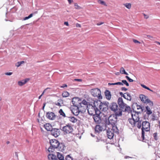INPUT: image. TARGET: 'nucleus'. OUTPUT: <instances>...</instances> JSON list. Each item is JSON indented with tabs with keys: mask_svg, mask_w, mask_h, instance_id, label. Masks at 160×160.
I'll return each instance as SVG.
<instances>
[{
	"mask_svg": "<svg viewBox=\"0 0 160 160\" xmlns=\"http://www.w3.org/2000/svg\"><path fill=\"white\" fill-rule=\"evenodd\" d=\"M60 114L62 116L65 117L66 115L64 112H63L62 109H60L59 111Z\"/></svg>",
	"mask_w": 160,
	"mask_h": 160,
	"instance_id": "35",
	"label": "nucleus"
},
{
	"mask_svg": "<svg viewBox=\"0 0 160 160\" xmlns=\"http://www.w3.org/2000/svg\"><path fill=\"white\" fill-rule=\"evenodd\" d=\"M33 16V14L32 13H31V14H30L29 16H28V17H29V18H31Z\"/></svg>",
	"mask_w": 160,
	"mask_h": 160,
	"instance_id": "64",
	"label": "nucleus"
},
{
	"mask_svg": "<svg viewBox=\"0 0 160 160\" xmlns=\"http://www.w3.org/2000/svg\"><path fill=\"white\" fill-rule=\"evenodd\" d=\"M123 5L128 9H130L131 8V4L129 3H126L124 4Z\"/></svg>",
	"mask_w": 160,
	"mask_h": 160,
	"instance_id": "30",
	"label": "nucleus"
},
{
	"mask_svg": "<svg viewBox=\"0 0 160 160\" xmlns=\"http://www.w3.org/2000/svg\"><path fill=\"white\" fill-rule=\"evenodd\" d=\"M108 129L107 130V134L108 138L110 139H112L114 136V133H118L114 132L112 129V128H110V127H108Z\"/></svg>",
	"mask_w": 160,
	"mask_h": 160,
	"instance_id": "14",
	"label": "nucleus"
},
{
	"mask_svg": "<svg viewBox=\"0 0 160 160\" xmlns=\"http://www.w3.org/2000/svg\"><path fill=\"white\" fill-rule=\"evenodd\" d=\"M62 96L63 97H67L69 96V94L68 92L67 91H64L63 92L62 94Z\"/></svg>",
	"mask_w": 160,
	"mask_h": 160,
	"instance_id": "31",
	"label": "nucleus"
},
{
	"mask_svg": "<svg viewBox=\"0 0 160 160\" xmlns=\"http://www.w3.org/2000/svg\"><path fill=\"white\" fill-rule=\"evenodd\" d=\"M91 92L92 95L94 97H97L99 99L102 98L101 91L98 88L92 89L91 90Z\"/></svg>",
	"mask_w": 160,
	"mask_h": 160,
	"instance_id": "5",
	"label": "nucleus"
},
{
	"mask_svg": "<svg viewBox=\"0 0 160 160\" xmlns=\"http://www.w3.org/2000/svg\"><path fill=\"white\" fill-rule=\"evenodd\" d=\"M131 111V108L130 107L125 104V105H124V107H123L121 109H119V112L116 113L117 116H120L122 115V112H129Z\"/></svg>",
	"mask_w": 160,
	"mask_h": 160,
	"instance_id": "8",
	"label": "nucleus"
},
{
	"mask_svg": "<svg viewBox=\"0 0 160 160\" xmlns=\"http://www.w3.org/2000/svg\"><path fill=\"white\" fill-rule=\"evenodd\" d=\"M108 85H116V83H108Z\"/></svg>",
	"mask_w": 160,
	"mask_h": 160,
	"instance_id": "60",
	"label": "nucleus"
},
{
	"mask_svg": "<svg viewBox=\"0 0 160 160\" xmlns=\"http://www.w3.org/2000/svg\"><path fill=\"white\" fill-rule=\"evenodd\" d=\"M140 113V111H133L131 112L132 118L136 121V122H137V126L138 128H140L141 127L142 121L140 120L139 115V114Z\"/></svg>",
	"mask_w": 160,
	"mask_h": 160,
	"instance_id": "3",
	"label": "nucleus"
},
{
	"mask_svg": "<svg viewBox=\"0 0 160 160\" xmlns=\"http://www.w3.org/2000/svg\"><path fill=\"white\" fill-rule=\"evenodd\" d=\"M58 146L57 147V149H58L59 151L63 152L64 151L65 148H66L64 144L62 143H59V145H58Z\"/></svg>",
	"mask_w": 160,
	"mask_h": 160,
	"instance_id": "19",
	"label": "nucleus"
},
{
	"mask_svg": "<svg viewBox=\"0 0 160 160\" xmlns=\"http://www.w3.org/2000/svg\"><path fill=\"white\" fill-rule=\"evenodd\" d=\"M48 160H57L56 156L52 154H49L48 156Z\"/></svg>",
	"mask_w": 160,
	"mask_h": 160,
	"instance_id": "23",
	"label": "nucleus"
},
{
	"mask_svg": "<svg viewBox=\"0 0 160 160\" xmlns=\"http://www.w3.org/2000/svg\"><path fill=\"white\" fill-rule=\"evenodd\" d=\"M142 138L144 140L145 132L149 131L150 130V124L148 121H143L141 122Z\"/></svg>",
	"mask_w": 160,
	"mask_h": 160,
	"instance_id": "2",
	"label": "nucleus"
},
{
	"mask_svg": "<svg viewBox=\"0 0 160 160\" xmlns=\"http://www.w3.org/2000/svg\"><path fill=\"white\" fill-rule=\"evenodd\" d=\"M73 129L71 125L68 124L64 126H63L62 128V130L66 133L68 134L72 132L73 131Z\"/></svg>",
	"mask_w": 160,
	"mask_h": 160,
	"instance_id": "10",
	"label": "nucleus"
},
{
	"mask_svg": "<svg viewBox=\"0 0 160 160\" xmlns=\"http://www.w3.org/2000/svg\"><path fill=\"white\" fill-rule=\"evenodd\" d=\"M50 146L48 148V151L49 152L52 153L54 152L55 149L57 148L59 142L57 140L52 139L49 141Z\"/></svg>",
	"mask_w": 160,
	"mask_h": 160,
	"instance_id": "4",
	"label": "nucleus"
},
{
	"mask_svg": "<svg viewBox=\"0 0 160 160\" xmlns=\"http://www.w3.org/2000/svg\"><path fill=\"white\" fill-rule=\"evenodd\" d=\"M102 141V139H99L98 138H97V140H96V141L97 142H99Z\"/></svg>",
	"mask_w": 160,
	"mask_h": 160,
	"instance_id": "54",
	"label": "nucleus"
},
{
	"mask_svg": "<svg viewBox=\"0 0 160 160\" xmlns=\"http://www.w3.org/2000/svg\"><path fill=\"white\" fill-rule=\"evenodd\" d=\"M69 3L71 4L72 2H73V0H67Z\"/></svg>",
	"mask_w": 160,
	"mask_h": 160,
	"instance_id": "58",
	"label": "nucleus"
},
{
	"mask_svg": "<svg viewBox=\"0 0 160 160\" xmlns=\"http://www.w3.org/2000/svg\"><path fill=\"white\" fill-rule=\"evenodd\" d=\"M156 117L155 114H153L151 115V119L152 120L154 121L156 119Z\"/></svg>",
	"mask_w": 160,
	"mask_h": 160,
	"instance_id": "40",
	"label": "nucleus"
},
{
	"mask_svg": "<svg viewBox=\"0 0 160 160\" xmlns=\"http://www.w3.org/2000/svg\"><path fill=\"white\" fill-rule=\"evenodd\" d=\"M139 98L141 101L144 103H150V104L151 106L153 105V102L149 99L147 96L143 95L141 94L139 96Z\"/></svg>",
	"mask_w": 160,
	"mask_h": 160,
	"instance_id": "12",
	"label": "nucleus"
},
{
	"mask_svg": "<svg viewBox=\"0 0 160 160\" xmlns=\"http://www.w3.org/2000/svg\"><path fill=\"white\" fill-rule=\"evenodd\" d=\"M74 6L75 7V8L76 9H80L81 8L77 3H75L74 4Z\"/></svg>",
	"mask_w": 160,
	"mask_h": 160,
	"instance_id": "43",
	"label": "nucleus"
},
{
	"mask_svg": "<svg viewBox=\"0 0 160 160\" xmlns=\"http://www.w3.org/2000/svg\"><path fill=\"white\" fill-rule=\"evenodd\" d=\"M136 104V108L137 110H138V111H140V113L141 112H142L143 111V109L141 106L137 105V104Z\"/></svg>",
	"mask_w": 160,
	"mask_h": 160,
	"instance_id": "32",
	"label": "nucleus"
},
{
	"mask_svg": "<svg viewBox=\"0 0 160 160\" xmlns=\"http://www.w3.org/2000/svg\"><path fill=\"white\" fill-rule=\"evenodd\" d=\"M144 18H148V15H145V14H144Z\"/></svg>",
	"mask_w": 160,
	"mask_h": 160,
	"instance_id": "63",
	"label": "nucleus"
},
{
	"mask_svg": "<svg viewBox=\"0 0 160 160\" xmlns=\"http://www.w3.org/2000/svg\"><path fill=\"white\" fill-rule=\"evenodd\" d=\"M55 104L56 105L58 106H61L60 103L58 102L56 103Z\"/></svg>",
	"mask_w": 160,
	"mask_h": 160,
	"instance_id": "56",
	"label": "nucleus"
},
{
	"mask_svg": "<svg viewBox=\"0 0 160 160\" xmlns=\"http://www.w3.org/2000/svg\"><path fill=\"white\" fill-rule=\"evenodd\" d=\"M146 113L148 115H150L152 113V111L151 110L150 108L148 106L146 107Z\"/></svg>",
	"mask_w": 160,
	"mask_h": 160,
	"instance_id": "28",
	"label": "nucleus"
},
{
	"mask_svg": "<svg viewBox=\"0 0 160 160\" xmlns=\"http://www.w3.org/2000/svg\"><path fill=\"white\" fill-rule=\"evenodd\" d=\"M117 117L114 115L110 116L108 118V121L106 122L107 127L112 128V129L116 132H118V129L116 125L117 121Z\"/></svg>",
	"mask_w": 160,
	"mask_h": 160,
	"instance_id": "1",
	"label": "nucleus"
},
{
	"mask_svg": "<svg viewBox=\"0 0 160 160\" xmlns=\"http://www.w3.org/2000/svg\"><path fill=\"white\" fill-rule=\"evenodd\" d=\"M106 128V125L105 124H103L102 125H97L95 127V133H99L105 130Z\"/></svg>",
	"mask_w": 160,
	"mask_h": 160,
	"instance_id": "7",
	"label": "nucleus"
},
{
	"mask_svg": "<svg viewBox=\"0 0 160 160\" xmlns=\"http://www.w3.org/2000/svg\"><path fill=\"white\" fill-rule=\"evenodd\" d=\"M141 86L142 87H143V88H144L145 89H147V88L148 87H147L145 85H144V84H141Z\"/></svg>",
	"mask_w": 160,
	"mask_h": 160,
	"instance_id": "53",
	"label": "nucleus"
},
{
	"mask_svg": "<svg viewBox=\"0 0 160 160\" xmlns=\"http://www.w3.org/2000/svg\"><path fill=\"white\" fill-rule=\"evenodd\" d=\"M147 37L149 39H150L153 38V37L152 36H151V35H147Z\"/></svg>",
	"mask_w": 160,
	"mask_h": 160,
	"instance_id": "51",
	"label": "nucleus"
},
{
	"mask_svg": "<svg viewBox=\"0 0 160 160\" xmlns=\"http://www.w3.org/2000/svg\"><path fill=\"white\" fill-rule=\"evenodd\" d=\"M116 85H119L121 86L123 85V83L122 82H116Z\"/></svg>",
	"mask_w": 160,
	"mask_h": 160,
	"instance_id": "44",
	"label": "nucleus"
},
{
	"mask_svg": "<svg viewBox=\"0 0 160 160\" xmlns=\"http://www.w3.org/2000/svg\"><path fill=\"white\" fill-rule=\"evenodd\" d=\"M12 72H7L5 73V74L7 75L10 76L12 75Z\"/></svg>",
	"mask_w": 160,
	"mask_h": 160,
	"instance_id": "46",
	"label": "nucleus"
},
{
	"mask_svg": "<svg viewBox=\"0 0 160 160\" xmlns=\"http://www.w3.org/2000/svg\"><path fill=\"white\" fill-rule=\"evenodd\" d=\"M109 107L112 111L115 112V116H117L116 113L119 112L120 108H118V106L117 104L115 102L112 103L110 105Z\"/></svg>",
	"mask_w": 160,
	"mask_h": 160,
	"instance_id": "13",
	"label": "nucleus"
},
{
	"mask_svg": "<svg viewBox=\"0 0 160 160\" xmlns=\"http://www.w3.org/2000/svg\"><path fill=\"white\" fill-rule=\"evenodd\" d=\"M147 89L150 91H151L152 92H153V91L152 90H151L150 88H149L148 87H147Z\"/></svg>",
	"mask_w": 160,
	"mask_h": 160,
	"instance_id": "62",
	"label": "nucleus"
},
{
	"mask_svg": "<svg viewBox=\"0 0 160 160\" xmlns=\"http://www.w3.org/2000/svg\"><path fill=\"white\" fill-rule=\"evenodd\" d=\"M93 119L95 122L97 123H100L102 121L100 117L99 113H96L93 115Z\"/></svg>",
	"mask_w": 160,
	"mask_h": 160,
	"instance_id": "16",
	"label": "nucleus"
},
{
	"mask_svg": "<svg viewBox=\"0 0 160 160\" xmlns=\"http://www.w3.org/2000/svg\"><path fill=\"white\" fill-rule=\"evenodd\" d=\"M51 134L55 137H57L60 135V130L59 129L54 128H52L51 131Z\"/></svg>",
	"mask_w": 160,
	"mask_h": 160,
	"instance_id": "15",
	"label": "nucleus"
},
{
	"mask_svg": "<svg viewBox=\"0 0 160 160\" xmlns=\"http://www.w3.org/2000/svg\"><path fill=\"white\" fill-rule=\"evenodd\" d=\"M28 80L27 79L23 80L22 81H19L18 82V85L20 86H22L25 84L27 82Z\"/></svg>",
	"mask_w": 160,
	"mask_h": 160,
	"instance_id": "26",
	"label": "nucleus"
},
{
	"mask_svg": "<svg viewBox=\"0 0 160 160\" xmlns=\"http://www.w3.org/2000/svg\"><path fill=\"white\" fill-rule=\"evenodd\" d=\"M105 94L107 99L108 100L110 99L111 97V95L109 91L106 90L105 92Z\"/></svg>",
	"mask_w": 160,
	"mask_h": 160,
	"instance_id": "22",
	"label": "nucleus"
},
{
	"mask_svg": "<svg viewBox=\"0 0 160 160\" xmlns=\"http://www.w3.org/2000/svg\"><path fill=\"white\" fill-rule=\"evenodd\" d=\"M45 129L48 131H51L52 129L51 125L49 123H47L44 125Z\"/></svg>",
	"mask_w": 160,
	"mask_h": 160,
	"instance_id": "24",
	"label": "nucleus"
},
{
	"mask_svg": "<svg viewBox=\"0 0 160 160\" xmlns=\"http://www.w3.org/2000/svg\"><path fill=\"white\" fill-rule=\"evenodd\" d=\"M153 137L154 138V139L155 140H157L158 139V138L157 136V133L156 132L153 133Z\"/></svg>",
	"mask_w": 160,
	"mask_h": 160,
	"instance_id": "36",
	"label": "nucleus"
},
{
	"mask_svg": "<svg viewBox=\"0 0 160 160\" xmlns=\"http://www.w3.org/2000/svg\"><path fill=\"white\" fill-rule=\"evenodd\" d=\"M76 27H77L80 28L81 27V25L79 23H77L76 24Z\"/></svg>",
	"mask_w": 160,
	"mask_h": 160,
	"instance_id": "55",
	"label": "nucleus"
},
{
	"mask_svg": "<svg viewBox=\"0 0 160 160\" xmlns=\"http://www.w3.org/2000/svg\"><path fill=\"white\" fill-rule=\"evenodd\" d=\"M121 90L122 91H126L128 90V89L127 88H126L125 87H122L121 88Z\"/></svg>",
	"mask_w": 160,
	"mask_h": 160,
	"instance_id": "47",
	"label": "nucleus"
},
{
	"mask_svg": "<svg viewBox=\"0 0 160 160\" xmlns=\"http://www.w3.org/2000/svg\"><path fill=\"white\" fill-rule=\"evenodd\" d=\"M46 117L47 118L51 120H54L56 118V116L53 112H48L46 113Z\"/></svg>",
	"mask_w": 160,
	"mask_h": 160,
	"instance_id": "17",
	"label": "nucleus"
},
{
	"mask_svg": "<svg viewBox=\"0 0 160 160\" xmlns=\"http://www.w3.org/2000/svg\"><path fill=\"white\" fill-rule=\"evenodd\" d=\"M50 88H46L43 92L42 93L41 95H42V96L44 94V93L46 92L47 90L48 89H50Z\"/></svg>",
	"mask_w": 160,
	"mask_h": 160,
	"instance_id": "45",
	"label": "nucleus"
},
{
	"mask_svg": "<svg viewBox=\"0 0 160 160\" xmlns=\"http://www.w3.org/2000/svg\"><path fill=\"white\" fill-rule=\"evenodd\" d=\"M98 2L101 4L104 5L105 6H107L106 4L104 1L101 0H99Z\"/></svg>",
	"mask_w": 160,
	"mask_h": 160,
	"instance_id": "42",
	"label": "nucleus"
},
{
	"mask_svg": "<svg viewBox=\"0 0 160 160\" xmlns=\"http://www.w3.org/2000/svg\"><path fill=\"white\" fill-rule=\"evenodd\" d=\"M124 98L129 101H131L132 98L131 94L128 92L125 93L124 97Z\"/></svg>",
	"mask_w": 160,
	"mask_h": 160,
	"instance_id": "21",
	"label": "nucleus"
},
{
	"mask_svg": "<svg viewBox=\"0 0 160 160\" xmlns=\"http://www.w3.org/2000/svg\"><path fill=\"white\" fill-rule=\"evenodd\" d=\"M133 42L135 43H138L139 44L140 43V42L136 40H135V39H133Z\"/></svg>",
	"mask_w": 160,
	"mask_h": 160,
	"instance_id": "50",
	"label": "nucleus"
},
{
	"mask_svg": "<svg viewBox=\"0 0 160 160\" xmlns=\"http://www.w3.org/2000/svg\"><path fill=\"white\" fill-rule=\"evenodd\" d=\"M119 94L122 97H124L125 93L123 94L122 92H119Z\"/></svg>",
	"mask_w": 160,
	"mask_h": 160,
	"instance_id": "48",
	"label": "nucleus"
},
{
	"mask_svg": "<svg viewBox=\"0 0 160 160\" xmlns=\"http://www.w3.org/2000/svg\"><path fill=\"white\" fill-rule=\"evenodd\" d=\"M118 103L119 105L120 109H121L126 104L124 103L122 98H118Z\"/></svg>",
	"mask_w": 160,
	"mask_h": 160,
	"instance_id": "18",
	"label": "nucleus"
},
{
	"mask_svg": "<svg viewBox=\"0 0 160 160\" xmlns=\"http://www.w3.org/2000/svg\"><path fill=\"white\" fill-rule=\"evenodd\" d=\"M125 71L123 68L122 67L120 68V72L121 73L123 74Z\"/></svg>",
	"mask_w": 160,
	"mask_h": 160,
	"instance_id": "39",
	"label": "nucleus"
},
{
	"mask_svg": "<svg viewBox=\"0 0 160 160\" xmlns=\"http://www.w3.org/2000/svg\"><path fill=\"white\" fill-rule=\"evenodd\" d=\"M64 24L67 26H68L69 25L68 22H65L64 23Z\"/></svg>",
	"mask_w": 160,
	"mask_h": 160,
	"instance_id": "61",
	"label": "nucleus"
},
{
	"mask_svg": "<svg viewBox=\"0 0 160 160\" xmlns=\"http://www.w3.org/2000/svg\"><path fill=\"white\" fill-rule=\"evenodd\" d=\"M69 121L73 123H75L77 121V119L73 117H69Z\"/></svg>",
	"mask_w": 160,
	"mask_h": 160,
	"instance_id": "29",
	"label": "nucleus"
},
{
	"mask_svg": "<svg viewBox=\"0 0 160 160\" xmlns=\"http://www.w3.org/2000/svg\"><path fill=\"white\" fill-rule=\"evenodd\" d=\"M128 121L131 124L132 127H134L136 123H137V122H136V121L135 120H134L132 118H130L128 119Z\"/></svg>",
	"mask_w": 160,
	"mask_h": 160,
	"instance_id": "25",
	"label": "nucleus"
},
{
	"mask_svg": "<svg viewBox=\"0 0 160 160\" xmlns=\"http://www.w3.org/2000/svg\"><path fill=\"white\" fill-rule=\"evenodd\" d=\"M24 63V61L18 62L16 63L15 66L17 67H18L20 66L22 64H23Z\"/></svg>",
	"mask_w": 160,
	"mask_h": 160,
	"instance_id": "34",
	"label": "nucleus"
},
{
	"mask_svg": "<svg viewBox=\"0 0 160 160\" xmlns=\"http://www.w3.org/2000/svg\"><path fill=\"white\" fill-rule=\"evenodd\" d=\"M57 160H64V158L63 154L59 152L57 153Z\"/></svg>",
	"mask_w": 160,
	"mask_h": 160,
	"instance_id": "20",
	"label": "nucleus"
},
{
	"mask_svg": "<svg viewBox=\"0 0 160 160\" xmlns=\"http://www.w3.org/2000/svg\"><path fill=\"white\" fill-rule=\"evenodd\" d=\"M73 160V158L70 154L67 155L65 157V160Z\"/></svg>",
	"mask_w": 160,
	"mask_h": 160,
	"instance_id": "33",
	"label": "nucleus"
},
{
	"mask_svg": "<svg viewBox=\"0 0 160 160\" xmlns=\"http://www.w3.org/2000/svg\"><path fill=\"white\" fill-rule=\"evenodd\" d=\"M60 88H64L65 87H67V85L66 84H63L62 86H60Z\"/></svg>",
	"mask_w": 160,
	"mask_h": 160,
	"instance_id": "49",
	"label": "nucleus"
},
{
	"mask_svg": "<svg viewBox=\"0 0 160 160\" xmlns=\"http://www.w3.org/2000/svg\"><path fill=\"white\" fill-rule=\"evenodd\" d=\"M108 104L107 102H101L99 106V108L101 111L106 112L108 110Z\"/></svg>",
	"mask_w": 160,
	"mask_h": 160,
	"instance_id": "11",
	"label": "nucleus"
},
{
	"mask_svg": "<svg viewBox=\"0 0 160 160\" xmlns=\"http://www.w3.org/2000/svg\"><path fill=\"white\" fill-rule=\"evenodd\" d=\"M71 111L74 115L77 116L78 115L80 112H82L81 107L78 105L77 106L74 105L72 108Z\"/></svg>",
	"mask_w": 160,
	"mask_h": 160,
	"instance_id": "9",
	"label": "nucleus"
},
{
	"mask_svg": "<svg viewBox=\"0 0 160 160\" xmlns=\"http://www.w3.org/2000/svg\"><path fill=\"white\" fill-rule=\"evenodd\" d=\"M29 18H30L28 17H28H25V18H24L23 19V20H28V19H29Z\"/></svg>",
	"mask_w": 160,
	"mask_h": 160,
	"instance_id": "57",
	"label": "nucleus"
},
{
	"mask_svg": "<svg viewBox=\"0 0 160 160\" xmlns=\"http://www.w3.org/2000/svg\"><path fill=\"white\" fill-rule=\"evenodd\" d=\"M74 81H78V82H81L82 80L81 79H74Z\"/></svg>",
	"mask_w": 160,
	"mask_h": 160,
	"instance_id": "52",
	"label": "nucleus"
},
{
	"mask_svg": "<svg viewBox=\"0 0 160 160\" xmlns=\"http://www.w3.org/2000/svg\"><path fill=\"white\" fill-rule=\"evenodd\" d=\"M14 157L15 160H18V153L17 152H15Z\"/></svg>",
	"mask_w": 160,
	"mask_h": 160,
	"instance_id": "37",
	"label": "nucleus"
},
{
	"mask_svg": "<svg viewBox=\"0 0 160 160\" xmlns=\"http://www.w3.org/2000/svg\"><path fill=\"white\" fill-rule=\"evenodd\" d=\"M87 108L88 112L90 115H94L98 112L100 113V111L98 110L97 111L96 109H97V108L93 107L92 105H89L87 106Z\"/></svg>",
	"mask_w": 160,
	"mask_h": 160,
	"instance_id": "6",
	"label": "nucleus"
},
{
	"mask_svg": "<svg viewBox=\"0 0 160 160\" xmlns=\"http://www.w3.org/2000/svg\"><path fill=\"white\" fill-rule=\"evenodd\" d=\"M122 82L123 84L126 85L127 86H128L129 84L127 82L126 80H122Z\"/></svg>",
	"mask_w": 160,
	"mask_h": 160,
	"instance_id": "38",
	"label": "nucleus"
},
{
	"mask_svg": "<svg viewBox=\"0 0 160 160\" xmlns=\"http://www.w3.org/2000/svg\"><path fill=\"white\" fill-rule=\"evenodd\" d=\"M103 22H101L100 23H97V25L98 26H99V25H102V24H103Z\"/></svg>",
	"mask_w": 160,
	"mask_h": 160,
	"instance_id": "59",
	"label": "nucleus"
},
{
	"mask_svg": "<svg viewBox=\"0 0 160 160\" xmlns=\"http://www.w3.org/2000/svg\"><path fill=\"white\" fill-rule=\"evenodd\" d=\"M88 103L84 99L82 101V102L79 103V104L78 105L79 106L82 108L83 107V106H82V104H83L84 105H88Z\"/></svg>",
	"mask_w": 160,
	"mask_h": 160,
	"instance_id": "27",
	"label": "nucleus"
},
{
	"mask_svg": "<svg viewBox=\"0 0 160 160\" xmlns=\"http://www.w3.org/2000/svg\"><path fill=\"white\" fill-rule=\"evenodd\" d=\"M125 78H127V80H128V81L130 82H132L133 81V80L132 79L130 78L128 76H126L125 77Z\"/></svg>",
	"mask_w": 160,
	"mask_h": 160,
	"instance_id": "41",
	"label": "nucleus"
}]
</instances>
